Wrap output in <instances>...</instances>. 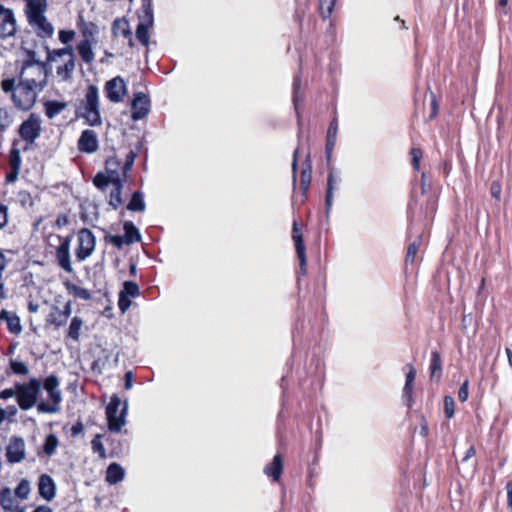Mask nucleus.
<instances>
[{
    "label": "nucleus",
    "instance_id": "f257e3e1",
    "mask_svg": "<svg viewBox=\"0 0 512 512\" xmlns=\"http://www.w3.org/2000/svg\"><path fill=\"white\" fill-rule=\"evenodd\" d=\"M1 87L5 93H11V100L15 107L25 111L34 106L39 93L43 91L20 79L18 84L15 85V79L13 78L2 80Z\"/></svg>",
    "mask_w": 512,
    "mask_h": 512
},
{
    "label": "nucleus",
    "instance_id": "f03ea898",
    "mask_svg": "<svg viewBox=\"0 0 512 512\" xmlns=\"http://www.w3.org/2000/svg\"><path fill=\"white\" fill-rule=\"evenodd\" d=\"M47 51V60L55 64L56 77L61 82L69 81L75 69V55L72 47L50 50L45 46Z\"/></svg>",
    "mask_w": 512,
    "mask_h": 512
},
{
    "label": "nucleus",
    "instance_id": "7ed1b4c3",
    "mask_svg": "<svg viewBox=\"0 0 512 512\" xmlns=\"http://www.w3.org/2000/svg\"><path fill=\"white\" fill-rule=\"evenodd\" d=\"M301 87V75L300 72L296 74L293 77V83H292V103L295 110L296 118H297V124H298V133H297V139H298V146L295 148L293 152V158H292V178H293V192H295V185L297 181V173H298V156L300 152H304V143H303V123L301 118V113L299 110L300 102H302V98L299 95V90Z\"/></svg>",
    "mask_w": 512,
    "mask_h": 512
},
{
    "label": "nucleus",
    "instance_id": "20e7f679",
    "mask_svg": "<svg viewBox=\"0 0 512 512\" xmlns=\"http://www.w3.org/2000/svg\"><path fill=\"white\" fill-rule=\"evenodd\" d=\"M27 2V17L30 26L41 38H51L54 34L53 25L47 20L44 13L47 3L25 0Z\"/></svg>",
    "mask_w": 512,
    "mask_h": 512
},
{
    "label": "nucleus",
    "instance_id": "39448f33",
    "mask_svg": "<svg viewBox=\"0 0 512 512\" xmlns=\"http://www.w3.org/2000/svg\"><path fill=\"white\" fill-rule=\"evenodd\" d=\"M123 163L116 157H109L105 161V172H98V189H105L110 184L113 185L111 192H121L123 180L127 173H123Z\"/></svg>",
    "mask_w": 512,
    "mask_h": 512
},
{
    "label": "nucleus",
    "instance_id": "423d86ee",
    "mask_svg": "<svg viewBox=\"0 0 512 512\" xmlns=\"http://www.w3.org/2000/svg\"><path fill=\"white\" fill-rule=\"evenodd\" d=\"M19 79L31 84L38 90H44L48 79L46 65L43 62L25 61L22 65Z\"/></svg>",
    "mask_w": 512,
    "mask_h": 512
},
{
    "label": "nucleus",
    "instance_id": "0eeeda50",
    "mask_svg": "<svg viewBox=\"0 0 512 512\" xmlns=\"http://www.w3.org/2000/svg\"><path fill=\"white\" fill-rule=\"evenodd\" d=\"M43 388L47 392V401H41L37 405L39 413L54 414L60 411V403L62 401V394L59 390V380L56 376H48L44 383Z\"/></svg>",
    "mask_w": 512,
    "mask_h": 512
},
{
    "label": "nucleus",
    "instance_id": "6e6552de",
    "mask_svg": "<svg viewBox=\"0 0 512 512\" xmlns=\"http://www.w3.org/2000/svg\"><path fill=\"white\" fill-rule=\"evenodd\" d=\"M42 383L37 378H31L27 383L17 384V403L22 410H29L38 405Z\"/></svg>",
    "mask_w": 512,
    "mask_h": 512
},
{
    "label": "nucleus",
    "instance_id": "1a4fd4ad",
    "mask_svg": "<svg viewBox=\"0 0 512 512\" xmlns=\"http://www.w3.org/2000/svg\"><path fill=\"white\" fill-rule=\"evenodd\" d=\"M141 11L138 12L139 23L136 27V38L143 46H148L149 29L154 25L152 0H141Z\"/></svg>",
    "mask_w": 512,
    "mask_h": 512
},
{
    "label": "nucleus",
    "instance_id": "9d476101",
    "mask_svg": "<svg viewBox=\"0 0 512 512\" xmlns=\"http://www.w3.org/2000/svg\"><path fill=\"white\" fill-rule=\"evenodd\" d=\"M120 406V397L117 394H113L110 398V402L106 406V419L108 423V429L111 432H119L126 423L125 418L128 409L127 402L125 401L123 403V407L118 413Z\"/></svg>",
    "mask_w": 512,
    "mask_h": 512
},
{
    "label": "nucleus",
    "instance_id": "9b49d317",
    "mask_svg": "<svg viewBox=\"0 0 512 512\" xmlns=\"http://www.w3.org/2000/svg\"><path fill=\"white\" fill-rule=\"evenodd\" d=\"M76 116L85 119L86 124H96V86H89L85 99L77 106Z\"/></svg>",
    "mask_w": 512,
    "mask_h": 512
},
{
    "label": "nucleus",
    "instance_id": "f8f14e48",
    "mask_svg": "<svg viewBox=\"0 0 512 512\" xmlns=\"http://www.w3.org/2000/svg\"><path fill=\"white\" fill-rule=\"evenodd\" d=\"M151 110V100L148 94L135 92L131 100V118L139 121L145 118Z\"/></svg>",
    "mask_w": 512,
    "mask_h": 512
},
{
    "label": "nucleus",
    "instance_id": "ddd939ff",
    "mask_svg": "<svg viewBox=\"0 0 512 512\" xmlns=\"http://www.w3.org/2000/svg\"><path fill=\"white\" fill-rule=\"evenodd\" d=\"M40 133L41 120L40 117L34 113L30 114L19 127L20 137L28 143H33L39 137Z\"/></svg>",
    "mask_w": 512,
    "mask_h": 512
},
{
    "label": "nucleus",
    "instance_id": "4468645a",
    "mask_svg": "<svg viewBox=\"0 0 512 512\" xmlns=\"http://www.w3.org/2000/svg\"><path fill=\"white\" fill-rule=\"evenodd\" d=\"M291 237L294 242L297 258L299 260L301 274L305 275L307 269L306 246L304 243V237L300 228V224L297 220L293 221Z\"/></svg>",
    "mask_w": 512,
    "mask_h": 512
},
{
    "label": "nucleus",
    "instance_id": "2eb2a0df",
    "mask_svg": "<svg viewBox=\"0 0 512 512\" xmlns=\"http://www.w3.org/2000/svg\"><path fill=\"white\" fill-rule=\"evenodd\" d=\"M95 237L88 229H82L78 233V247L76 257L79 261L85 260L90 256L95 248Z\"/></svg>",
    "mask_w": 512,
    "mask_h": 512
},
{
    "label": "nucleus",
    "instance_id": "dca6fc26",
    "mask_svg": "<svg viewBox=\"0 0 512 512\" xmlns=\"http://www.w3.org/2000/svg\"><path fill=\"white\" fill-rule=\"evenodd\" d=\"M16 31L17 25L13 11L0 6V39L12 37Z\"/></svg>",
    "mask_w": 512,
    "mask_h": 512
},
{
    "label": "nucleus",
    "instance_id": "f3484780",
    "mask_svg": "<svg viewBox=\"0 0 512 512\" xmlns=\"http://www.w3.org/2000/svg\"><path fill=\"white\" fill-rule=\"evenodd\" d=\"M104 90L111 102L119 103L126 93V84L122 77L116 76L106 82Z\"/></svg>",
    "mask_w": 512,
    "mask_h": 512
},
{
    "label": "nucleus",
    "instance_id": "a211bd4d",
    "mask_svg": "<svg viewBox=\"0 0 512 512\" xmlns=\"http://www.w3.org/2000/svg\"><path fill=\"white\" fill-rule=\"evenodd\" d=\"M309 137H306V153L300 170V192H308L312 179V160L308 145Z\"/></svg>",
    "mask_w": 512,
    "mask_h": 512
},
{
    "label": "nucleus",
    "instance_id": "6ab92c4d",
    "mask_svg": "<svg viewBox=\"0 0 512 512\" xmlns=\"http://www.w3.org/2000/svg\"><path fill=\"white\" fill-rule=\"evenodd\" d=\"M6 457L10 463H19L25 458V443L22 438L13 437L7 448Z\"/></svg>",
    "mask_w": 512,
    "mask_h": 512
},
{
    "label": "nucleus",
    "instance_id": "aec40b11",
    "mask_svg": "<svg viewBox=\"0 0 512 512\" xmlns=\"http://www.w3.org/2000/svg\"><path fill=\"white\" fill-rule=\"evenodd\" d=\"M70 241L65 239L57 248L56 258L59 266L66 272L71 273L73 271L71 260H70Z\"/></svg>",
    "mask_w": 512,
    "mask_h": 512
},
{
    "label": "nucleus",
    "instance_id": "412c9836",
    "mask_svg": "<svg viewBox=\"0 0 512 512\" xmlns=\"http://www.w3.org/2000/svg\"><path fill=\"white\" fill-rule=\"evenodd\" d=\"M284 463L283 457L280 453H277L271 462H269L265 468L264 473L271 477L274 482H278L283 473Z\"/></svg>",
    "mask_w": 512,
    "mask_h": 512
},
{
    "label": "nucleus",
    "instance_id": "4be33fe9",
    "mask_svg": "<svg viewBox=\"0 0 512 512\" xmlns=\"http://www.w3.org/2000/svg\"><path fill=\"white\" fill-rule=\"evenodd\" d=\"M112 31L114 35H122L127 39L130 47L134 45L132 31L129 22L125 18L115 19L112 23Z\"/></svg>",
    "mask_w": 512,
    "mask_h": 512
},
{
    "label": "nucleus",
    "instance_id": "5701e85b",
    "mask_svg": "<svg viewBox=\"0 0 512 512\" xmlns=\"http://www.w3.org/2000/svg\"><path fill=\"white\" fill-rule=\"evenodd\" d=\"M78 149L92 153L96 150V134L93 130H84L78 140Z\"/></svg>",
    "mask_w": 512,
    "mask_h": 512
},
{
    "label": "nucleus",
    "instance_id": "b1692460",
    "mask_svg": "<svg viewBox=\"0 0 512 512\" xmlns=\"http://www.w3.org/2000/svg\"><path fill=\"white\" fill-rule=\"evenodd\" d=\"M443 367L441 354L437 350H432L430 355L429 376L430 379L439 381L442 378Z\"/></svg>",
    "mask_w": 512,
    "mask_h": 512
},
{
    "label": "nucleus",
    "instance_id": "393cba45",
    "mask_svg": "<svg viewBox=\"0 0 512 512\" xmlns=\"http://www.w3.org/2000/svg\"><path fill=\"white\" fill-rule=\"evenodd\" d=\"M39 494L46 500L50 501L55 496V483L53 479L44 474L40 476L39 479Z\"/></svg>",
    "mask_w": 512,
    "mask_h": 512
},
{
    "label": "nucleus",
    "instance_id": "a878e982",
    "mask_svg": "<svg viewBox=\"0 0 512 512\" xmlns=\"http://www.w3.org/2000/svg\"><path fill=\"white\" fill-rule=\"evenodd\" d=\"M0 505L5 512H14L16 509L20 508L10 488H3L0 491Z\"/></svg>",
    "mask_w": 512,
    "mask_h": 512
},
{
    "label": "nucleus",
    "instance_id": "bb28decb",
    "mask_svg": "<svg viewBox=\"0 0 512 512\" xmlns=\"http://www.w3.org/2000/svg\"><path fill=\"white\" fill-rule=\"evenodd\" d=\"M123 230V236L126 239V245H130L141 241V234L132 221H125L123 223Z\"/></svg>",
    "mask_w": 512,
    "mask_h": 512
},
{
    "label": "nucleus",
    "instance_id": "cd10ccee",
    "mask_svg": "<svg viewBox=\"0 0 512 512\" xmlns=\"http://www.w3.org/2000/svg\"><path fill=\"white\" fill-rule=\"evenodd\" d=\"M125 471L118 463H111L106 470V481L109 484H116L123 480Z\"/></svg>",
    "mask_w": 512,
    "mask_h": 512
},
{
    "label": "nucleus",
    "instance_id": "c85d7f7f",
    "mask_svg": "<svg viewBox=\"0 0 512 512\" xmlns=\"http://www.w3.org/2000/svg\"><path fill=\"white\" fill-rule=\"evenodd\" d=\"M44 106L46 116L52 119L67 108V103L62 101H47Z\"/></svg>",
    "mask_w": 512,
    "mask_h": 512
},
{
    "label": "nucleus",
    "instance_id": "c756f323",
    "mask_svg": "<svg viewBox=\"0 0 512 512\" xmlns=\"http://www.w3.org/2000/svg\"><path fill=\"white\" fill-rule=\"evenodd\" d=\"M68 320V314L62 312L58 307H54L47 318V322L55 327H60L66 324Z\"/></svg>",
    "mask_w": 512,
    "mask_h": 512
},
{
    "label": "nucleus",
    "instance_id": "7c9ffc66",
    "mask_svg": "<svg viewBox=\"0 0 512 512\" xmlns=\"http://www.w3.org/2000/svg\"><path fill=\"white\" fill-rule=\"evenodd\" d=\"M77 49L82 60L87 64H91L94 58L91 42L88 40H82L78 44Z\"/></svg>",
    "mask_w": 512,
    "mask_h": 512
},
{
    "label": "nucleus",
    "instance_id": "2f4dec72",
    "mask_svg": "<svg viewBox=\"0 0 512 512\" xmlns=\"http://www.w3.org/2000/svg\"><path fill=\"white\" fill-rule=\"evenodd\" d=\"M422 244V236L419 235L412 243H410L407 247V252L405 256V262L414 264L416 260L417 253Z\"/></svg>",
    "mask_w": 512,
    "mask_h": 512
},
{
    "label": "nucleus",
    "instance_id": "473e14b6",
    "mask_svg": "<svg viewBox=\"0 0 512 512\" xmlns=\"http://www.w3.org/2000/svg\"><path fill=\"white\" fill-rule=\"evenodd\" d=\"M142 145H143V139L139 140L137 142L135 150H130L125 155V162L123 163V167H122L123 173H128V171L131 169V167L133 166V163L135 161V158L137 157Z\"/></svg>",
    "mask_w": 512,
    "mask_h": 512
},
{
    "label": "nucleus",
    "instance_id": "72a5a7b5",
    "mask_svg": "<svg viewBox=\"0 0 512 512\" xmlns=\"http://www.w3.org/2000/svg\"><path fill=\"white\" fill-rule=\"evenodd\" d=\"M145 207L146 205L143 199V194H132V198L126 206L128 210L136 212H143Z\"/></svg>",
    "mask_w": 512,
    "mask_h": 512
},
{
    "label": "nucleus",
    "instance_id": "f704fd0d",
    "mask_svg": "<svg viewBox=\"0 0 512 512\" xmlns=\"http://www.w3.org/2000/svg\"><path fill=\"white\" fill-rule=\"evenodd\" d=\"M335 4L336 0H319V13L322 19L330 18Z\"/></svg>",
    "mask_w": 512,
    "mask_h": 512
},
{
    "label": "nucleus",
    "instance_id": "c9c22d12",
    "mask_svg": "<svg viewBox=\"0 0 512 512\" xmlns=\"http://www.w3.org/2000/svg\"><path fill=\"white\" fill-rule=\"evenodd\" d=\"M13 117L8 108H0V133L6 131L12 124Z\"/></svg>",
    "mask_w": 512,
    "mask_h": 512
},
{
    "label": "nucleus",
    "instance_id": "e433bc0d",
    "mask_svg": "<svg viewBox=\"0 0 512 512\" xmlns=\"http://www.w3.org/2000/svg\"><path fill=\"white\" fill-rule=\"evenodd\" d=\"M120 293L128 296V297H138L140 295V289L136 282L133 281H125L123 284V289Z\"/></svg>",
    "mask_w": 512,
    "mask_h": 512
},
{
    "label": "nucleus",
    "instance_id": "4c0bfd02",
    "mask_svg": "<svg viewBox=\"0 0 512 512\" xmlns=\"http://www.w3.org/2000/svg\"><path fill=\"white\" fill-rule=\"evenodd\" d=\"M58 446V438L54 434H50L46 437L43 450L45 454L51 456L55 453Z\"/></svg>",
    "mask_w": 512,
    "mask_h": 512
},
{
    "label": "nucleus",
    "instance_id": "58836bf2",
    "mask_svg": "<svg viewBox=\"0 0 512 512\" xmlns=\"http://www.w3.org/2000/svg\"><path fill=\"white\" fill-rule=\"evenodd\" d=\"M444 414L447 419H451L455 414V401L452 396L446 395L444 397Z\"/></svg>",
    "mask_w": 512,
    "mask_h": 512
},
{
    "label": "nucleus",
    "instance_id": "ea45409f",
    "mask_svg": "<svg viewBox=\"0 0 512 512\" xmlns=\"http://www.w3.org/2000/svg\"><path fill=\"white\" fill-rule=\"evenodd\" d=\"M29 493H30V483L28 480L22 479L19 482V484L15 490V494L17 497H19L21 499H27L29 496Z\"/></svg>",
    "mask_w": 512,
    "mask_h": 512
},
{
    "label": "nucleus",
    "instance_id": "a19ab883",
    "mask_svg": "<svg viewBox=\"0 0 512 512\" xmlns=\"http://www.w3.org/2000/svg\"><path fill=\"white\" fill-rule=\"evenodd\" d=\"M82 326V321L78 317L72 319L68 335L70 338L77 340L79 337V331Z\"/></svg>",
    "mask_w": 512,
    "mask_h": 512
},
{
    "label": "nucleus",
    "instance_id": "79ce46f5",
    "mask_svg": "<svg viewBox=\"0 0 512 512\" xmlns=\"http://www.w3.org/2000/svg\"><path fill=\"white\" fill-rule=\"evenodd\" d=\"M7 326L10 332L15 334L20 333L22 330L20 319L15 314H13L9 319H7Z\"/></svg>",
    "mask_w": 512,
    "mask_h": 512
},
{
    "label": "nucleus",
    "instance_id": "37998d69",
    "mask_svg": "<svg viewBox=\"0 0 512 512\" xmlns=\"http://www.w3.org/2000/svg\"><path fill=\"white\" fill-rule=\"evenodd\" d=\"M410 155H411V163H412L413 169L418 171L420 168V160L423 155L422 150L420 148L414 147L411 149Z\"/></svg>",
    "mask_w": 512,
    "mask_h": 512
},
{
    "label": "nucleus",
    "instance_id": "c03bdc74",
    "mask_svg": "<svg viewBox=\"0 0 512 512\" xmlns=\"http://www.w3.org/2000/svg\"><path fill=\"white\" fill-rule=\"evenodd\" d=\"M10 366L15 374L26 375L29 372L27 365L21 361H11Z\"/></svg>",
    "mask_w": 512,
    "mask_h": 512
},
{
    "label": "nucleus",
    "instance_id": "a18cd8bd",
    "mask_svg": "<svg viewBox=\"0 0 512 512\" xmlns=\"http://www.w3.org/2000/svg\"><path fill=\"white\" fill-rule=\"evenodd\" d=\"M469 397V380L466 379L460 386L458 390V399L460 402L464 403L467 401Z\"/></svg>",
    "mask_w": 512,
    "mask_h": 512
},
{
    "label": "nucleus",
    "instance_id": "49530a36",
    "mask_svg": "<svg viewBox=\"0 0 512 512\" xmlns=\"http://www.w3.org/2000/svg\"><path fill=\"white\" fill-rule=\"evenodd\" d=\"M130 306H131L130 297H128L122 293H119L118 308L121 311V313L124 314Z\"/></svg>",
    "mask_w": 512,
    "mask_h": 512
},
{
    "label": "nucleus",
    "instance_id": "de8ad7c7",
    "mask_svg": "<svg viewBox=\"0 0 512 512\" xmlns=\"http://www.w3.org/2000/svg\"><path fill=\"white\" fill-rule=\"evenodd\" d=\"M337 132H338V120H337V117L335 116L329 124L326 138L337 139Z\"/></svg>",
    "mask_w": 512,
    "mask_h": 512
},
{
    "label": "nucleus",
    "instance_id": "09e8293b",
    "mask_svg": "<svg viewBox=\"0 0 512 512\" xmlns=\"http://www.w3.org/2000/svg\"><path fill=\"white\" fill-rule=\"evenodd\" d=\"M21 157L17 149H13L10 154V163L12 168L17 172L20 167Z\"/></svg>",
    "mask_w": 512,
    "mask_h": 512
},
{
    "label": "nucleus",
    "instance_id": "8fccbe9b",
    "mask_svg": "<svg viewBox=\"0 0 512 512\" xmlns=\"http://www.w3.org/2000/svg\"><path fill=\"white\" fill-rule=\"evenodd\" d=\"M82 34H83L84 40H88L91 42L93 39V36H94V24L93 23L84 24L82 26Z\"/></svg>",
    "mask_w": 512,
    "mask_h": 512
},
{
    "label": "nucleus",
    "instance_id": "3c124183",
    "mask_svg": "<svg viewBox=\"0 0 512 512\" xmlns=\"http://www.w3.org/2000/svg\"><path fill=\"white\" fill-rule=\"evenodd\" d=\"M405 369H407L405 383L414 384L416 377V369L412 364H406Z\"/></svg>",
    "mask_w": 512,
    "mask_h": 512
},
{
    "label": "nucleus",
    "instance_id": "603ef678",
    "mask_svg": "<svg viewBox=\"0 0 512 512\" xmlns=\"http://www.w3.org/2000/svg\"><path fill=\"white\" fill-rule=\"evenodd\" d=\"M413 390H414V384H409V385H408V383L404 384L403 397L407 399L409 407L412 406V402H413V398H412Z\"/></svg>",
    "mask_w": 512,
    "mask_h": 512
},
{
    "label": "nucleus",
    "instance_id": "864d4df0",
    "mask_svg": "<svg viewBox=\"0 0 512 512\" xmlns=\"http://www.w3.org/2000/svg\"><path fill=\"white\" fill-rule=\"evenodd\" d=\"M17 384L13 388L4 389L0 392V399L6 400L12 397L17 398Z\"/></svg>",
    "mask_w": 512,
    "mask_h": 512
},
{
    "label": "nucleus",
    "instance_id": "5fc2aeb1",
    "mask_svg": "<svg viewBox=\"0 0 512 512\" xmlns=\"http://www.w3.org/2000/svg\"><path fill=\"white\" fill-rule=\"evenodd\" d=\"M335 145H336V139L326 138L325 155H326V159L328 162L331 159L332 151H333Z\"/></svg>",
    "mask_w": 512,
    "mask_h": 512
},
{
    "label": "nucleus",
    "instance_id": "6e6d98bb",
    "mask_svg": "<svg viewBox=\"0 0 512 512\" xmlns=\"http://www.w3.org/2000/svg\"><path fill=\"white\" fill-rule=\"evenodd\" d=\"M73 38H74L73 31L61 30L59 32V40L64 44L69 43L70 41H72Z\"/></svg>",
    "mask_w": 512,
    "mask_h": 512
},
{
    "label": "nucleus",
    "instance_id": "4d7b16f0",
    "mask_svg": "<svg viewBox=\"0 0 512 512\" xmlns=\"http://www.w3.org/2000/svg\"><path fill=\"white\" fill-rule=\"evenodd\" d=\"M338 181L333 172H330L327 179V188L325 192H333L335 189L334 184Z\"/></svg>",
    "mask_w": 512,
    "mask_h": 512
},
{
    "label": "nucleus",
    "instance_id": "13d9d810",
    "mask_svg": "<svg viewBox=\"0 0 512 512\" xmlns=\"http://www.w3.org/2000/svg\"><path fill=\"white\" fill-rule=\"evenodd\" d=\"M8 214L7 207L0 205V230L7 224Z\"/></svg>",
    "mask_w": 512,
    "mask_h": 512
},
{
    "label": "nucleus",
    "instance_id": "bf43d9fd",
    "mask_svg": "<svg viewBox=\"0 0 512 512\" xmlns=\"http://www.w3.org/2000/svg\"><path fill=\"white\" fill-rule=\"evenodd\" d=\"M505 489L507 492V506L512 508V481L507 482Z\"/></svg>",
    "mask_w": 512,
    "mask_h": 512
},
{
    "label": "nucleus",
    "instance_id": "052dcab7",
    "mask_svg": "<svg viewBox=\"0 0 512 512\" xmlns=\"http://www.w3.org/2000/svg\"><path fill=\"white\" fill-rule=\"evenodd\" d=\"M111 242L117 246V247H122L123 244H126V239L124 236H121V235H114L111 237Z\"/></svg>",
    "mask_w": 512,
    "mask_h": 512
},
{
    "label": "nucleus",
    "instance_id": "680f3d73",
    "mask_svg": "<svg viewBox=\"0 0 512 512\" xmlns=\"http://www.w3.org/2000/svg\"><path fill=\"white\" fill-rule=\"evenodd\" d=\"M124 387L126 390L130 389L132 387L133 382V373L131 371H127L124 376Z\"/></svg>",
    "mask_w": 512,
    "mask_h": 512
},
{
    "label": "nucleus",
    "instance_id": "e2e57ef3",
    "mask_svg": "<svg viewBox=\"0 0 512 512\" xmlns=\"http://www.w3.org/2000/svg\"><path fill=\"white\" fill-rule=\"evenodd\" d=\"M452 169V162L450 159H445L442 163V172L445 176H448Z\"/></svg>",
    "mask_w": 512,
    "mask_h": 512
},
{
    "label": "nucleus",
    "instance_id": "0e129e2a",
    "mask_svg": "<svg viewBox=\"0 0 512 512\" xmlns=\"http://www.w3.org/2000/svg\"><path fill=\"white\" fill-rule=\"evenodd\" d=\"M69 222V218L67 215L65 214H60L58 217H57V220H56V224L58 227H62V226H65L67 225Z\"/></svg>",
    "mask_w": 512,
    "mask_h": 512
},
{
    "label": "nucleus",
    "instance_id": "69168bd1",
    "mask_svg": "<svg viewBox=\"0 0 512 512\" xmlns=\"http://www.w3.org/2000/svg\"><path fill=\"white\" fill-rule=\"evenodd\" d=\"M437 113H438V104L435 99V96L432 94L430 118L435 117L437 115Z\"/></svg>",
    "mask_w": 512,
    "mask_h": 512
},
{
    "label": "nucleus",
    "instance_id": "338daca9",
    "mask_svg": "<svg viewBox=\"0 0 512 512\" xmlns=\"http://www.w3.org/2000/svg\"><path fill=\"white\" fill-rule=\"evenodd\" d=\"M121 195L122 194H110V204H112L115 208L121 204Z\"/></svg>",
    "mask_w": 512,
    "mask_h": 512
},
{
    "label": "nucleus",
    "instance_id": "774afa93",
    "mask_svg": "<svg viewBox=\"0 0 512 512\" xmlns=\"http://www.w3.org/2000/svg\"><path fill=\"white\" fill-rule=\"evenodd\" d=\"M476 455V449L473 445H471L465 452L463 457V461H467L468 459L474 457Z\"/></svg>",
    "mask_w": 512,
    "mask_h": 512
}]
</instances>
